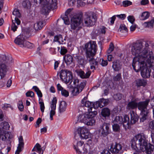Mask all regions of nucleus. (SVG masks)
Instances as JSON below:
<instances>
[{"instance_id":"f257e3e1","label":"nucleus","mask_w":154,"mask_h":154,"mask_svg":"<svg viewBox=\"0 0 154 154\" xmlns=\"http://www.w3.org/2000/svg\"><path fill=\"white\" fill-rule=\"evenodd\" d=\"M147 49H132V54L135 56L133 59L132 66L136 72L141 70L144 66L151 67L154 64L152 51L148 54Z\"/></svg>"},{"instance_id":"f03ea898","label":"nucleus","mask_w":154,"mask_h":154,"mask_svg":"<svg viewBox=\"0 0 154 154\" xmlns=\"http://www.w3.org/2000/svg\"><path fill=\"white\" fill-rule=\"evenodd\" d=\"M137 145L140 146V149L148 154H151L154 149V146L149 143L143 135L138 134L136 135L131 140L132 148L136 151L138 150Z\"/></svg>"},{"instance_id":"7ed1b4c3","label":"nucleus","mask_w":154,"mask_h":154,"mask_svg":"<svg viewBox=\"0 0 154 154\" xmlns=\"http://www.w3.org/2000/svg\"><path fill=\"white\" fill-rule=\"evenodd\" d=\"M60 77L62 80L67 84L70 82L69 87H72V85L75 87L80 86L81 84L84 82L86 84V81H83L79 83V80L77 79H73V75L72 72L67 69H62L60 72Z\"/></svg>"},{"instance_id":"20e7f679","label":"nucleus","mask_w":154,"mask_h":154,"mask_svg":"<svg viewBox=\"0 0 154 154\" xmlns=\"http://www.w3.org/2000/svg\"><path fill=\"white\" fill-rule=\"evenodd\" d=\"M36 4H42L43 5L42 9V13L47 15L51 9H56L57 7V0H34Z\"/></svg>"},{"instance_id":"39448f33","label":"nucleus","mask_w":154,"mask_h":154,"mask_svg":"<svg viewBox=\"0 0 154 154\" xmlns=\"http://www.w3.org/2000/svg\"><path fill=\"white\" fill-rule=\"evenodd\" d=\"M12 58L8 54L2 55L0 57V79L6 75L9 68L8 65L11 62Z\"/></svg>"},{"instance_id":"423d86ee","label":"nucleus","mask_w":154,"mask_h":154,"mask_svg":"<svg viewBox=\"0 0 154 154\" xmlns=\"http://www.w3.org/2000/svg\"><path fill=\"white\" fill-rule=\"evenodd\" d=\"M97 49H84L85 50L87 60L89 61L91 69H94L98 64L97 62L93 57L96 52Z\"/></svg>"},{"instance_id":"0eeeda50","label":"nucleus","mask_w":154,"mask_h":154,"mask_svg":"<svg viewBox=\"0 0 154 154\" xmlns=\"http://www.w3.org/2000/svg\"><path fill=\"white\" fill-rule=\"evenodd\" d=\"M127 48H154V43L150 41H144L143 42L139 40L132 44L129 43L127 46Z\"/></svg>"},{"instance_id":"6e6552de","label":"nucleus","mask_w":154,"mask_h":154,"mask_svg":"<svg viewBox=\"0 0 154 154\" xmlns=\"http://www.w3.org/2000/svg\"><path fill=\"white\" fill-rule=\"evenodd\" d=\"M74 148L77 154H87L88 145L84 144L83 141L75 140L73 143Z\"/></svg>"},{"instance_id":"1a4fd4ad","label":"nucleus","mask_w":154,"mask_h":154,"mask_svg":"<svg viewBox=\"0 0 154 154\" xmlns=\"http://www.w3.org/2000/svg\"><path fill=\"white\" fill-rule=\"evenodd\" d=\"M82 20L81 17L79 15H75L71 18V29L72 30L78 31L81 27Z\"/></svg>"},{"instance_id":"9d476101","label":"nucleus","mask_w":154,"mask_h":154,"mask_svg":"<svg viewBox=\"0 0 154 154\" xmlns=\"http://www.w3.org/2000/svg\"><path fill=\"white\" fill-rule=\"evenodd\" d=\"M97 20L96 16L93 12L88 13L86 15L82 24L87 27L92 26L95 24Z\"/></svg>"},{"instance_id":"9b49d317","label":"nucleus","mask_w":154,"mask_h":154,"mask_svg":"<svg viewBox=\"0 0 154 154\" xmlns=\"http://www.w3.org/2000/svg\"><path fill=\"white\" fill-rule=\"evenodd\" d=\"M150 100L146 99L144 101H140L138 103L137 107L139 110L141 111V113L148 114L149 110L147 109V107L149 105Z\"/></svg>"},{"instance_id":"f8f14e48","label":"nucleus","mask_w":154,"mask_h":154,"mask_svg":"<svg viewBox=\"0 0 154 154\" xmlns=\"http://www.w3.org/2000/svg\"><path fill=\"white\" fill-rule=\"evenodd\" d=\"M78 132L80 133L79 135L82 138L87 139L89 138L90 133L88 129L85 127H79L78 128Z\"/></svg>"},{"instance_id":"ddd939ff","label":"nucleus","mask_w":154,"mask_h":154,"mask_svg":"<svg viewBox=\"0 0 154 154\" xmlns=\"http://www.w3.org/2000/svg\"><path fill=\"white\" fill-rule=\"evenodd\" d=\"M110 125L109 123H104L100 127L101 135L105 137L109 134L110 130L109 128Z\"/></svg>"},{"instance_id":"4468645a","label":"nucleus","mask_w":154,"mask_h":154,"mask_svg":"<svg viewBox=\"0 0 154 154\" xmlns=\"http://www.w3.org/2000/svg\"><path fill=\"white\" fill-rule=\"evenodd\" d=\"M122 146L119 143L112 142L110 147V151L112 153H117L122 149Z\"/></svg>"},{"instance_id":"2eb2a0df","label":"nucleus","mask_w":154,"mask_h":154,"mask_svg":"<svg viewBox=\"0 0 154 154\" xmlns=\"http://www.w3.org/2000/svg\"><path fill=\"white\" fill-rule=\"evenodd\" d=\"M107 28L104 26H101L95 30H93L92 32L91 35L94 38H96L97 35L100 34H104L106 33Z\"/></svg>"},{"instance_id":"dca6fc26","label":"nucleus","mask_w":154,"mask_h":154,"mask_svg":"<svg viewBox=\"0 0 154 154\" xmlns=\"http://www.w3.org/2000/svg\"><path fill=\"white\" fill-rule=\"evenodd\" d=\"M57 103V99L56 97H54L52 100L51 103V110L50 112V119L51 120H53V116L55 114V110L56 109V104Z\"/></svg>"},{"instance_id":"f3484780","label":"nucleus","mask_w":154,"mask_h":154,"mask_svg":"<svg viewBox=\"0 0 154 154\" xmlns=\"http://www.w3.org/2000/svg\"><path fill=\"white\" fill-rule=\"evenodd\" d=\"M85 86V84L83 82L81 84L80 86L72 87V88L71 91L72 94L73 96L78 95L80 93L82 92Z\"/></svg>"},{"instance_id":"a211bd4d","label":"nucleus","mask_w":154,"mask_h":154,"mask_svg":"<svg viewBox=\"0 0 154 154\" xmlns=\"http://www.w3.org/2000/svg\"><path fill=\"white\" fill-rule=\"evenodd\" d=\"M148 65L147 64V65ZM148 66H144L141 70V74L142 76L144 78H147L150 77L151 70L149 68L147 67Z\"/></svg>"},{"instance_id":"6ab92c4d","label":"nucleus","mask_w":154,"mask_h":154,"mask_svg":"<svg viewBox=\"0 0 154 154\" xmlns=\"http://www.w3.org/2000/svg\"><path fill=\"white\" fill-rule=\"evenodd\" d=\"M75 72L77 75L82 79H87L90 76L91 72L90 71H88L86 73L82 71V69H80L77 70L75 71Z\"/></svg>"},{"instance_id":"aec40b11","label":"nucleus","mask_w":154,"mask_h":154,"mask_svg":"<svg viewBox=\"0 0 154 154\" xmlns=\"http://www.w3.org/2000/svg\"><path fill=\"white\" fill-rule=\"evenodd\" d=\"M122 124L123 127L125 130L128 129H129L130 128L131 124L130 122L129 118L127 115H126L124 116Z\"/></svg>"},{"instance_id":"412c9836","label":"nucleus","mask_w":154,"mask_h":154,"mask_svg":"<svg viewBox=\"0 0 154 154\" xmlns=\"http://www.w3.org/2000/svg\"><path fill=\"white\" fill-rule=\"evenodd\" d=\"M45 146L41 147L38 143H37L32 150V152H36L38 154H43L44 151L45 149Z\"/></svg>"},{"instance_id":"4be33fe9","label":"nucleus","mask_w":154,"mask_h":154,"mask_svg":"<svg viewBox=\"0 0 154 154\" xmlns=\"http://www.w3.org/2000/svg\"><path fill=\"white\" fill-rule=\"evenodd\" d=\"M138 103L135 100H132L128 103L126 109L129 110L136 109L137 107Z\"/></svg>"},{"instance_id":"5701e85b","label":"nucleus","mask_w":154,"mask_h":154,"mask_svg":"<svg viewBox=\"0 0 154 154\" xmlns=\"http://www.w3.org/2000/svg\"><path fill=\"white\" fill-rule=\"evenodd\" d=\"M24 38L23 36L19 35L14 40L15 43L20 46V47H23V44L25 42Z\"/></svg>"},{"instance_id":"b1692460","label":"nucleus","mask_w":154,"mask_h":154,"mask_svg":"<svg viewBox=\"0 0 154 154\" xmlns=\"http://www.w3.org/2000/svg\"><path fill=\"white\" fill-rule=\"evenodd\" d=\"M85 115H86V114ZM86 115L85 117H84L83 123L87 125L92 126L94 125L96 122L95 120L94 119H90L87 115V114Z\"/></svg>"},{"instance_id":"393cba45","label":"nucleus","mask_w":154,"mask_h":154,"mask_svg":"<svg viewBox=\"0 0 154 154\" xmlns=\"http://www.w3.org/2000/svg\"><path fill=\"white\" fill-rule=\"evenodd\" d=\"M131 116V124H134L138 120V116L136 113L134 111H132L130 112Z\"/></svg>"},{"instance_id":"a878e982","label":"nucleus","mask_w":154,"mask_h":154,"mask_svg":"<svg viewBox=\"0 0 154 154\" xmlns=\"http://www.w3.org/2000/svg\"><path fill=\"white\" fill-rule=\"evenodd\" d=\"M45 24L44 21H39L35 23L34 26V28L36 30L38 31L41 29Z\"/></svg>"},{"instance_id":"bb28decb","label":"nucleus","mask_w":154,"mask_h":154,"mask_svg":"<svg viewBox=\"0 0 154 154\" xmlns=\"http://www.w3.org/2000/svg\"><path fill=\"white\" fill-rule=\"evenodd\" d=\"M84 98L81 101L82 106L89 108L88 109H92L93 108L92 103L89 101L85 100Z\"/></svg>"},{"instance_id":"cd10ccee","label":"nucleus","mask_w":154,"mask_h":154,"mask_svg":"<svg viewBox=\"0 0 154 154\" xmlns=\"http://www.w3.org/2000/svg\"><path fill=\"white\" fill-rule=\"evenodd\" d=\"M97 45L94 41H90L85 44L84 48H96Z\"/></svg>"},{"instance_id":"c85d7f7f","label":"nucleus","mask_w":154,"mask_h":154,"mask_svg":"<svg viewBox=\"0 0 154 154\" xmlns=\"http://www.w3.org/2000/svg\"><path fill=\"white\" fill-rule=\"evenodd\" d=\"M121 65L119 60H117L113 62L112 67L115 71H118L121 69Z\"/></svg>"},{"instance_id":"c756f323","label":"nucleus","mask_w":154,"mask_h":154,"mask_svg":"<svg viewBox=\"0 0 154 154\" xmlns=\"http://www.w3.org/2000/svg\"><path fill=\"white\" fill-rule=\"evenodd\" d=\"M54 41L55 42H57L60 44H65V40L64 39L63 40L62 36L61 35H57L55 36L54 39Z\"/></svg>"},{"instance_id":"7c9ffc66","label":"nucleus","mask_w":154,"mask_h":154,"mask_svg":"<svg viewBox=\"0 0 154 154\" xmlns=\"http://www.w3.org/2000/svg\"><path fill=\"white\" fill-rule=\"evenodd\" d=\"M67 107L66 103L64 101H61L59 105V111L60 113H61L65 111L66 110Z\"/></svg>"},{"instance_id":"2f4dec72","label":"nucleus","mask_w":154,"mask_h":154,"mask_svg":"<svg viewBox=\"0 0 154 154\" xmlns=\"http://www.w3.org/2000/svg\"><path fill=\"white\" fill-rule=\"evenodd\" d=\"M70 12V9H68L65 13V15L62 18L64 23L66 25H69V21L68 16V14Z\"/></svg>"},{"instance_id":"473e14b6","label":"nucleus","mask_w":154,"mask_h":154,"mask_svg":"<svg viewBox=\"0 0 154 154\" xmlns=\"http://www.w3.org/2000/svg\"><path fill=\"white\" fill-rule=\"evenodd\" d=\"M92 109H88V112L86 113V114L88 116V117H89L90 119H93L92 118L93 117H94L97 114V112L95 110L92 111Z\"/></svg>"},{"instance_id":"72a5a7b5","label":"nucleus","mask_w":154,"mask_h":154,"mask_svg":"<svg viewBox=\"0 0 154 154\" xmlns=\"http://www.w3.org/2000/svg\"><path fill=\"white\" fill-rule=\"evenodd\" d=\"M63 59L67 65L70 64L73 61L72 57L69 54H67L64 57Z\"/></svg>"},{"instance_id":"f704fd0d","label":"nucleus","mask_w":154,"mask_h":154,"mask_svg":"<svg viewBox=\"0 0 154 154\" xmlns=\"http://www.w3.org/2000/svg\"><path fill=\"white\" fill-rule=\"evenodd\" d=\"M101 114L104 117H108L110 115V111L107 108H104L102 110Z\"/></svg>"},{"instance_id":"c9c22d12","label":"nucleus","mask_w":154,"mask_h":154,"mask_svg":"<svg viewBox=\"0 0 154 154\" xmlns=\"http://www.w3.org/2000/svg\"><path fill=\"white\" fill-rule=\"evenodd\" d=\"M136 84L137 87L144 86L146 85V82L143 79H138L136 80Z\"/></svg>"},{"instance_id":"e433bc0d","label":"nucleus","mask_w":154,"mask_h":154,"mask_svg":"<svg viewBox=\"0 0 154 154\" xmlns=\"http://www.w3.org/2000/svg\"><path fill=\"white\" fill-rule=\"evenodd\" d=\"M23 7L25 8L28 9H30L31 6V4L29 0H24L22 2Z\"/></svg>"},{"instance_id":"4c0bfd02","label":"nucleus","mask_w":154,"mask_h":154,"mask_svg":"<svg viewBox=\"0 0 154 154\" xmlns=\"http://www.w3.org/2000/svg\"><path fill=\"white\" fill-rule=\"evenodd\" d=\"M150 15L149 13L147 11L143 12L140 16V18L141 20H145L148 19Z\"/></svg>"},{"instance_id":"58836bf2","label":"nucleus","mask_w":154,"mask_h":154,"mask_svg":"<svg viewBox=\"0 0 154 154\" xmlns=\"http://www.w3.org/2000/svg\"><path fill=\"white\" fill-rule=\"evenodd\" d=\"M77 61L79 64L83 66L86 63V61L81 56H77Z\"/></svg>"},{"instance_id":"ea45409f","label":"nucleus","mask_w":154,"mask_h":154,"mask_svg":"<svg viewBox=\"0 0 154 154\" xmlns=\"http://www.w3.org/2000/svg\"><path fill=\"white\" fill-rule=\"evenodd\" d=\"M123 121V118L121 116H117L113 121V123L122 124Z\"/></svg>"},{"instance_id":"a19ab883","label":"nucleus","mask_w":154,"mask_h":154,"mask_svg":"<svg viewBox=\"0 0 154 154\" xmlns=\"http://www.w3.org/2000/svg\"><path fill=\"white\" fill-rule=\"evenodd\" d=\"M1 126L3 130H8L10 127L8 122H2Z\"/></svg>"},{"instance_id":"79ce46f5","label":"nucleus","mask_w":154,"mask_h":154,"mask_svg":"<svg viewBox=\"0 0 154 154\" xmlns=\"http://www.w3.org/2000/svg\"><path fill=\"white\" fill-rule=\"evenodd\" d=\"M23 45L24 46H23V47L26 48H33L34 47V45L33 44L27 41H25Z\"/></svg>"},{"instance_id":"37998d69","label":"nucleus","mask_w":154,"mask_h":154,"mask_svg":"<svg viewBox=\"0 0 154 154\" xmlns=\"http://www.w3.org/2000/svg\"><path fill=\"white\" fill-rule=\"evenodd\" d=\"M33 89L36 92L38 96L40 97H41L42 96V94L41 91L39 90V88L36 86H34L33 87Z\"/></svg>"},{"instance_id":"c03bdc74","label":"nucleus","mask_w":154,"mask_h":154,"mask_svg":"<svg viewBox=\"0 0 154 154\" xmlns=\"http://www.w3.org/2000/svg\"><path fill=\"white\" fill-rule=\"evenodd\" d=\"M87 116L85 113L83 114H80L78 116H77V121L79 122H83L84 117Z\"/></svg>"},{"instance_id":"a18cd8bd","label":"nucleus","mask_w":154,"mask_h":154,"mask_svg":"<svg viewBox=\"0 0 154 154\" xmlns=\"http://www.w3.org/2000/svg\"><path fill=\"white\" fill-rule=\"evenodd\" d=\"M101 103L100 100L98 101H96L94 103H92V105L93 106V108H94V109L97 108L98 107H100V108H102V107H101Z\"/></svg>"},{"instance_id":"49530a36","label":"nucleus","mask_w":154,"mask_h":154,"mask_svg":"<svg viewBox=\"0 0 154 154\" xmlns=\"http://www.w3.org/2000/svg\"><path fill=\"white\" fill-rule=\"evenodd\" d=\"M112 128L114 131L117 132H120V126L118 124L113 123V125H112Z\"/></svg>"},{"instance_id":"de8ad7c7","label":"nucleus","mask_w":154,"mask_h":154,"mask_svg":"<svg viewBox=\"0 0 154 154\" xmlns=\"http://www.w3.org/2000/svg\"><path fill=\"white\" fill-rule=\"evenodd\" d=\"M19 143L18 146L21 148L23 147L24 143L23 137L22 136H20L19 138Z\"/></svg>"},{"instance_id":"09e8293b","label":"nucleus","mask_w":154,"mask_h":154,"mask_svg":"<svg viewBox=\"0 0 154 154\" xmlns=\"http://www.w3.org/2000/svg\"><path fill=\"white\" fill-rule=\"evenodd\" d=\"M119 30L122 33H127L128 31L125 25L123 26L122 25H120Z\"/></svg>"},{"instance_id":"8fccbe9b","label":"nucleus","mask_w":154,"mask_h":154,"mask_svg":"<svg viewBox=\"0 0 154 154\" xmlns=\"http://www.w3.org/2000/svg\"><path fill=\"white\" fill-rule=\"evenodd\" d=\"M13 14L16 16L15 17H20L21 15L19 10L17 9H15L13 12Z\"/></svg>"},{"instance_id":"3c124183","label":"nucleus","mask_w":154,"mask_h":154,"mask_svg":"<svg viewBox=\"0 0 154 154\" xmlns=\"http://www.w3.org/2000/svg\"><path fill=\"white\" fill-rule=\"evenodd\" d=\"M122 97V94L120 93H117L114 94L113 96V98L116 100H121Z\"/></svg>"},{"instance_id":"603ef678","label":"nucleus","mask_w":154,"mask_h":154,"mask_svg":"<svg viewBox=\"0 0 154 154\" xmlns=\"http://www.w3.org/2000/svg\"><path fill=\"white\" fill-rule=\"evenodd\" d=\"M132 4V2L128 0L124 1L122 2V6L124 7H127Z\"/></svg>"},{"instance_id":"864d4df0","label":"nucleus","mask_w":154,"mask_h":154,"mask_svg":"<svg viewBox=\"0 0 154 154\" xmlns=\"http://www.w3.org/2000/svg\"><path fill=\"white\" fill-rule=\"evenodd\" d=\"M122 79L121 73H119L113 78V80L115 81H119Z\"/></svg>"},{"instance_id":"5fc2aeb1","label":"nucleus","mask_w":154,"mask_h":154,"mask_svg":"<svg viewBox=\"0 0 154 154\" xmlns=\"http://www.w3.org/2000/svg\"><path fill=\"white\" fill-rule=\"evenodd\" d=\"M152 21H153L152 20H151L149 21L145 22L143 24L144 26L146 27H152L153 24Z\"/></svg>"},{"instance_id":"6e6d98bb","label":"nucleus","mask_w":154,"mask_h":154,"mask_svg":"<svg viewBox=\"0 0 154 154\" xmlns=\"http://www.w3.org/2000/svg\"><path fill=\"white\" fill-rule=\"evenodd\" d=\"M101 103V107H103L106 105L108 103V100L102 98L100 100Z\"/></svg>"},{"instance_id":"4d7b16f0","label":"nucleus","mask_w":154,"mask_h":154,"mask_svg":"<svg viewBox=\"0 0 154 154\" xmlns=\"http://www.w3.org/2000/svg\"><path fill=\"white\" fill-rule=\"evenodd\" d=\"M18 28L17 26L16 25L15 23H14L13 20H12V23L11 26V29L14 32H15Z\"/></svg>"},{"instance_id":"13d9d810","label":"nucleus","mask_w":154,"mask_h":154,"mask_svg":"<svg viewBox=\"0 0 154 154\" xmlns=\"http://www.w3.org/2000/svg\"><path fill=\"white\" fill-rule=\"evenodd\" d=\"M128 21L131 23L133 24L135 21V18L133 16L129 15L127 17Z\"/></svg>"},{"instance_id":"bf43d9fd","label":"nucleus","mask_w":154,"mask_h":154,"mask_svg":"<svg viewBox=\"0 0 154 154\" xmlns=\"http://www.w3.org/2000/svg\"><path fill=\"white\" fill-rule=\"evenodd\" d=\"M39 103L40 104L41 110L42 112H43L45 108L44 103L43 101H40L39 102Z\"/></svg>"},{"instance_id":"052dcab7","label":"nucleus","mask_w":154,"mask_h":154,"mask_svg":"<svg viewBox=\"0 0 154 154\" xmlns=\"http://www.w3.org/2000/svg\"><path fill=\"white\" fill-rule=\"evenodd\" d=\"M61 94L62 95L65 97H67L69 95V92L66 90L63 89L61 91Z\"/></svg>"},{"instance_id":"680f3d73","label":"nucleus","mask_w":154,"mask_h":154,"mask_svg":"<svg viewBox=\"0 0 154 154\" xmlns=\"http://www.w3.org/2000/svg\"><path fill=\"white\" fill-rule=\"evenodd\" d=\"M141 116H142L140 118V121L141 122H143L146 119V117L148 114H144L141 113Z\"/></svg>"},{"instance_id":"e2e57ef3","label":"nucleus","mask_w":154,"mask_h":154,"mask_svg":"<svg viewBox=\"0 0 154 154\" xmlns=\"http://www.w3.org/2000/svg\"><path fill=\"white\" fill-rule=\"evenodd\" d=\"M116 15H114L112 17L109 19V20L110 21L111 25H113L114 23V21L116 19Z\"/></svg>"},{"instance_id":"0e129e2a","label":"nucleus","mask_w":154,"mask_h":154,"mask_svg":"<svg viewBox=\"0 0 154 154\" xmlns=\"http://www.w3.org/2000/svg\"><path fill=\"white\" fill-rule=\"evenodd\" d=\"M116 17L122 19V20H124L126 17V15L125 14H121L120 15H116Z\"/></svg>"},{"instance_id":"69168bd1","label":"nucleus","mask_w":154,"mask_h":154,"mask_svg":"<svg viewBox=\"0 0 154 154\" xmlns=\"http://www.w3.org/2000/svg\"><path fill=\"white\" fill-rule=\"evenodd\" d=\"M34 95V93L32 91H28L26 93V95L27 97H33Z\"/></svg>"},{"instance_id":"338daca9","label":"nucleus","mask_w":154,"mask_h":154,"mask_svg":"<svg viewBox=\"0 0 154 154\" xmlns=\"http://www.w3.org/2000/svg\"><path fill=\"white\" fill-rule=\"evenodd\" d=\"M18 108L21 111H22L23 110L24 107L23 104L21 102H19Z\"/></svg>"},{"instance_id":"774afa93","label":"nucleus","mask_w":154,"mask_h":154,"mask_svg":"<svg viewBox=\"0 0 154 154\" xmlns=\"http://www.w3.org/2000/svg\"><path fill=\"white\" fill-rule=\"evenodd\" d=\"M149 126L152 129H154V120L151 121L149 123Z\"/></svg>"}]
</instances>
